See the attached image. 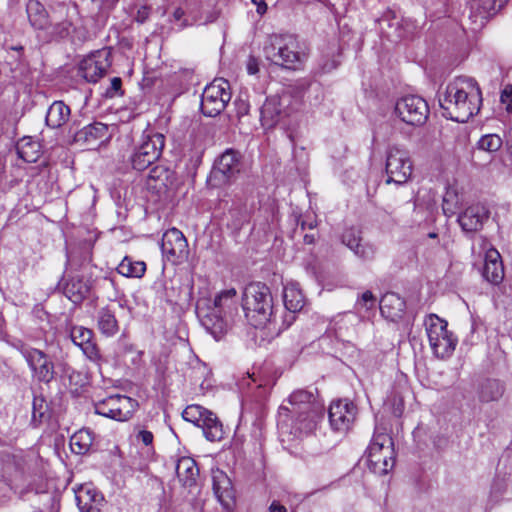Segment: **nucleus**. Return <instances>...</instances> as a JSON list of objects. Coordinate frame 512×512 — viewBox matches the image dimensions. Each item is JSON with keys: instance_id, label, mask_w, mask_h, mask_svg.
I'll return each mask as SVG.
<instances>
[{"instance_id": "13", "label": "nucleus", "mask_w": 512, "mask_h": 512, "mask_svg": "<svg viewBox=\"0 0 512 512\" xmlns=\"http://www.w3.org/2000/svg\"><path fill=\"white\" fill-rule=\"evenodd\" d=\"M26 12L31 26L40 31H46L49 38L62 37L68 32V24L52 25L45 7L37 0H30Z\"/></svg>"}, {"instance_id": "16", "label": "nucleus", "mask_w": 512, "mask_h": 512, "mask_svg": "<svg viewBox=\"0 0 512 512\" xmlns=\"http://www.w3.org/2000/svg\"><path fill=\"white\" fill-rule=\"evenodd\" d=\"M212 488L222 507L230 511L235 505V491L228 475L216 468L211 471Z\"/></svg>"}, {"instance_id": "37", "label": "nucleus", "mask_w": 512, "mask_h": 512, "mask_svg": "<svg viewBox=\"0 0 512 512\" xmlns=\"http://www.w3.org/2000/svg\"><path fill=\"white\" fill-rule=\"evenodd\" d=\"M98 326L101 332L107 336L114 335L118 330L115 316L108 310H102L99 314Z\"/></svg>"}, {"instance_id": "8", "label": "nucleus", "mask_w": 512, "mask_h": 512, "mask_svg": "<svg viewBox=\"0 0 512 512\" xmlns=\"http://www.w3.org/2000/svg\"><path fill=\"white\" fill-rule=\"evenodd\" d=\"M182 417L185 421L200 427L208 441H220L224 436L223 426L218 418L200 405L187 406L182 412Z\"/></svg>"}, {"instance_id": "17", "label": "nucleus", "mask_w": 512, "mask_h": 512, "mask_svg": "<svg viewBox=\"0 0 512 512\" xmlns=\"http://www.w3.org/2000/svg\"><path fill=\"white\" fill-rule=\"evenodd\" d=\"M356 407L347 400H338L329 407V421L331 427L339 432L347 431L353 423Z\"/></svg>"}, {"instance_id": "6", "label": "nucleus", "mask_w": 512, "mask_h": 512, "mask_svg": "<svg viewBox=\"0 0 512 512\" xmlns=\"http://www.w3.org/2000/svg\"><path fill=\"white\" fill-rule=\"evenodd\" d=\"M369 468L378 475L387 474L395 464L392 438L386 433L373 436L366 452Z\"/></svg>"}, {"instance_id": "45", "label": "nucleus", "mask_w": 512, "mask_h": 512, "mask_svg": "<svg viewBox=\"0 0 512 512\" xmlns=\"http://www.w3.org/2000/svg\"><path fill=\"white\" fill-rule=\"evenodd\" d=\"M247 72L250 75H255L259 71V61L253 56H250L246 63Z\"/></svg>"}, {"instance_id": "2", "label": "nucleus", "mask_w": 512, "mask_h": 512, "mask_svg": "<svg viewBox=\"0 0 512 512\" xmlns=\"http://www.w3.org/2000/svg\"><path fill=\"white\" fill-rule=\"evenodd\" d=\"M237 304V291L233 287L219 291L212 301L201 299L197 302V316L215 340L221 339L231 327Z\"/></svg>"}, {"instance_id": "7", "label": "nucleus", "mask_w": 512, "mask_h": 512, "mask_svg": "<svg viewBox=\"0 0 512 512\" xmlns=\"http://www.w3.org/2000/svg\"><path fill=\"white\" fill-rule=\"evenodd\" d=\"M393 114L400 122L411 127H419L427 121L429 107L420 96L404 95L396 100Z\"/></svg>"}, {"instance_id": "53", "label": "nucleus", "mask_w": 512, "mask_h": 512, "mask_svg": "<svg viewBox=\"0 0 512 512\" xmlns=\"http://www.w3.org/2000/svg\"><path fill=\"white\" fill-rule=\"evenodd\" d=\"M509 149H510V152L512 153V129L510 131Z\"/></svg>"}, {"instance_id": "31", "label": "nucleus", "mask_w": 512, "mask_h": 512, "mask_svg": "<svg viewBox=\"0 0 512 512\" xmlns=\"http://www.w3.org/2000/svg\"><path fill=\"white\" fill-rule=\"evenodd\" d=\"M69 117V107L62 101H55L47 111L46 124L51 128H59L68 121Z\"/></svg>"}, {"instance_id": "11", "label": "nucleus", "mask_w": 512, "mask_h": 512, "mask_svg": "<svg viewBox=\"0 0 512 512\" xmlns=\"http://www.w3.org/2000/svg\"><path fill=\"white\" fill-rule=\"evenodd\" d=\"M95 412L101 416L116 420L127 421L137 408L136 400L125 395H110L94 405Z\"/></svg>"}, {"instance_id": "29", "label": "nucleus", "mask_w": 512, "mask_h": 512, "mask_svg": "<svg viewBox=\"0 0 512 512\" xmlns=\"http://www.w3.org/2000/svg\"><path fill=\"white\" fill-rule=\"evenodd\" d=\"M405 309V302L395 293H386L380 300V311L390 320L401 317Z\"/></svg>"}, {"instance_id": "46", "label": "nucleus", "mask_w": 512, "mask_h": 512, "mask_svg": "<svg viewBox=\"0 0 512 512\" xmlns=\"http://www.w3.org/2000/svg\"><path fill=\"white\" fill-rule=\"evenodd\" d=\"M252 3L256 6V11L259 15H263L267 11V4L264 0H251Z\"/></svg>"}, {"instance_id": "32", "label": "nucleus", "mask_w": 512, "mask_h": 512, "mask_svg": "<svg viewBox=\"0 0 512 512\" xmlns=\"http://www.w3.org/2000/svg\"><path fill=\"white\" fill-rule=\"evenodd\" d=\"M93 440L94 436L90 430L80 429L70 437V448L75 454H86L91 449Z\"/></svg>"}, {"instance_id": "41", "label": "nucleus", "mask_w": 512, "mask_h": 512, "mask_svg": "<svg viewBox=\"0 0 512 512\" xmlns=\"http://www.w3.org/2000/svg\"><path fill=\"white\" fill-rule=\"evenodd\" d=\"M136 440L138 443H141L142 445L149 447L148 451H152V444L154 440L153 433L151 431L141 429L136 434Z\"/></svg>"}, {"instance_id": "49", "label": "nucleus", "mask_w": 512, "mask_h": 512, "mask_svg": "<svg viewBox=\"0 0 512 512\" xmlns=\"http://www.w3.org/2000/svg\"><path fill=\"white\" fill-rule=\"evenodd\" d=\"M185 15V11L182 8H176L173 12V18L175 21H180Z\"/></svg>"}, {"instance_id": "25", "label": "nucleus", "mask_w": 512, "mask_h": 512, "mask_svg": "<svg viewBox=\"0 0 512 512\" xmlns=\"http://www.w3.org/2000/svg\"><path fill=\"white\" fill-rule=\"evenodd\" d=\"M285 115L282 100L279 97L268 98L261 109V122L264 127L275 126Z\"/></svg>"}, {"instance_id": "34", "label": "nucleus", "mask_w": 512, "mask_h": 512, "mask_svg": "<svg viewBox=\"0 0 512 512\" xmlns=\"http://www.w3.org/2000/svg\"><path fill=\"white\" fill-rule=\"evenodd\" d=\"M87 283L78 277H72L65 285L64 292L73 303H78L87 295Z\"/></svg>"}, {"instance_id": "48", "label": "nucleus", "mask_w": 512, "mask_h": 512, "mask_svg": "<svg viewBox=\"0 0 512 512\" xmlns=\"http://www.w3.org/2000/svg\"><path fill=\"white\" fill-rule=\"evenodd\" d=\"M121 88V79L120 78H113L111 80V90L114 92H118Z\"/></svg>"}, {"instance_id": "30", "label": "nucleus", "mask_w": 512, "mask_h": 512, "mask_svg": "<svg viewBox=\"0 0 512 512\" xmlns=\"http://www.w3.org/2000/svg\"><path fill=\"white\" fill-rule=\"evenodd\" d=\"M176 473L183 485L191 486L195 483L198 475L196 462L190 457L180 458L176 465Z\"/></svg>"}, {"instance_id": "12", "label": "nucleus", "mask_w": 512, "mask_h": 512, "mask_svg": "<svg viewBox=\"0 0 512 512\" xmlns=\"http://www.w3.org/2000/svg\"><path fill=\"white\" fill-rule=\"evenodd\" d=\"M161 251L172 264H181L188 259L189 248L184 234L176 229L167 230L162 237Z\"/></svg>"}, {"instance_id": "33", "label": "nucleus", "mask_w": 512, "mask_h": 512, "mask_svg": "<svg viewBox=\"0 0 512 512\" xmlns=\"http://www.w3.org/2000/svg\"><path fill=\"white\" fill-rule=\"evenodd\" d=\"M17 153L24 161L34 163L41 155L40 143L31 137H24L18 142Z\"/></svg>"}, {"instance_id": "51", "label": "nucleus", "mask_w": 512, "mask_h": 512, "mask_svg": "<svg viewBox=\"0 0 512 512\" xmlns=\"http://www.w3.org/2000/svg\"><path fill=\"white\" fill-rule=\"evenodd\" d=\"M288 408L281 407L279 411V418L282 419L283 416H287Z\"/></svg>"}, {"instance_id": "5", "label": "nucleus", "mask_w": 512, "mask_h": 512, "mask_svg": "<svg viewBox=\"0 0 512 512\" xmlns=\"http://www.w3.org/2000/svg\"><path fill=\"white\" fill-rule=\"evenodd\" d=\"M424 324L433 354L442 359L449 357L454 352L458 340L448 329V322L435 314H430Z\"/></svg>"}, {"instance_id": "40", "label": "nucleus", "mask_w": 512, "mask_h": 512, "mask_svg": "<svg viewBox=\"0 0 512 512\" xmlns=\"http://www.w3.org/2000/svg\"><path fill=\"white\" fill-rule=\"evenodd\" d=\"M316 427V421L314 418L305 416L303 419L297 420V429L299 430L300 434H306Z\"/></svg>"}, {"instance_id": "35", "label": "nucleus", "mask_w": 512, "mask_h": 512, "mask_svg": "<svg viewBox=\"0 0 512 512\" xmlns=\"http://www.w3.org/2000/svg\"><path fill=\"white\" fill-rule=\"evenodd\" d=\"M462 196L456 185H448L443 195L442 209L445 215H454L461 204Z\"/></svg>"}, {"instance_id": "47", "label": "nucleus", "mask_w": 512, "mask_h": 512, "mask_svg": "<svg viewBox=\"0 0 512 512\" xmlns=\"http://www.w3.org/2000/svg\"><path fill=\"white\" fill-rule=\"evenodd\" d=\"M269 512H287V509L280 503L273 501L269 507Z\"/></svg>"}, {"instance_id": "14", "label": "nucleus", "mask_w": 512, "mask_h": 512, "mask_svg": "<svg viewBox=\"0 0 512 512\" xmlns=\"http://www.w3.org/2000/svg\"><path fill=\"white\" fill-rule=\"evenodd\" d=\"M164 142V136L160 133H154L144 138L132 156L134 169L144 170L154 163L162 153Z\"/></svg>"}, {"instance_id": "21", "label": "nucleus", "mask_w": 512, "mask_h": 512, "mask_svg": "<svg viewBox=\"0 0 512 512\" xmlns=\"http://www.w3.org/2000/svg\"><path fill=\"white\" fill-rule=\"evenodd\" d=\"M488 218V212L485 207L479 204L471 205L466 208L458 217L461 228L466 232H475L479 230L484 220Z\"/></svg>"}, {"instance_id": "3", "label": "nucleus", "mask_w": 512, "mask_h": 512, "mask_svg": "<svg viewBox=\"0 0 512 512\" xmlns=\"http://www.w3.org/2000/svg\"><path fill=\"white\" fill-rule=\"evenodd\" d=\"M481 101L477 83L471 78L458 77L447 85L440 106L446 117L464 123L479 112Z\"/></svg>"}, {"instance_id": "15", "label": "nucleus", "mask_w": 512, "mask_h": 512, "mask_svg": "<svg viewBox=\"0 0 512 512\" xmlns=\"http://www.w3.org/2000/svg\"><path fill=\"white\" fill-rule=\"evenodd\" d=\"M110 52L107 49L97 50L84 57L78 67V72L87 82L95 83L104 76L110 66Z\"/></svg>"}, {"instance_id": "22", "label": "nucleus", "mask_w": 512, "mask_h": 512, "mask_svg": "<svg viewBox=\"0 0 512 512\" xmlns=\"http://www.w3.org/2000/svg\"><path fill=\"white\" fill-rule=\"evenodd\" d=\"M108 139V127L103 123H94L82 128L76 134V140L89 149H93Z\"/></svg>"}, {"instance_id": "27", "label": "nucleus", "mask_w": 512, "mask_h": 512, "mask_svg": "<svg viewBox=\"0 0 512 512\" xmlns=\"http://www.w3.org/2000/svg\"><path fill=\"white\" fill-rule=\"evenodd\" d=\"M342 242L360 258L368 259L374 254L372 246L361 243L360 232L357 229L346 230L342 235Z\"/></svg>"}, {"instance_id": "36", "label": "nucleus", "mask_w": 512, "mask_h": 512, "mask_svg": "<svg viewBox=\"0 0 512 512\" xmlns=\"http://www.w3.org/2000/svg\"><path fill=\"white\" fill-rule=\"evenodd\" d=\"M117 271L125 277L140 278L146 271V264L143 261H133L125 257L118 265Z\"/></svg>"}, {"instance_id": "38", "label": "nucleus", "mask_w": 512, "mask_h": 512, "mask_svg": "<svg viewBox=\"0 0 512 512\" xmlns=\"http://www.w3.org/2000/svg\"><path fill=\"white\" fill-rule=\"evenodd\" d=\"M502 146V139L497 134L483 135L477 142L479 150L494 153L497 152Z\"/></svg>"}, {"instance_id": "23", "label": "nucleus", "mask_w": 512, "mask_h": 512, "mask_svg": "<svg viewBox=\"0 0 512 512\" xmlns=\"http://www.w3.org/2000/svg\"><path fill=\"white\" fill-rule=\"evenodd\" d=\"M483 276L492 284H499L504 278L501 256L495 248H489L485 253Z\"/></svg>"}, {"instance_id": "18", "label": "nucleus", "mask_w": 512, "mask_h": 512, "mask_svg": "<svg viewBox=\"0 0 512 512\" xmlns=\"http://www.w3.org/2000/svg\"><path fill=\"white\" fill-rule=\"evenodd\" d=\"M22 354L38 380L49 382L53 379L54 365L44 352L35 348H25Z\"/></svg>"}, {"instance_id": "42", "label": "nucleus", "mask_w": 512, "mask_h": 512, "mask_svg": "<svg viewBox=\"0 0 512 512\" xmlns=\"http://www.w3.org/2000/svg\"><path fill=\"white\" fill-rule=\"evenodd\" d=\"M166 172L162 167H154L149 172V180H155L157 183L153 186L154 189H161L164 186V181L162 176L165 175Z\"/></svg>"}, {"instance_id": "4", "label": "nucleus", "mask_w": 512, "mask_h": 512, "mask_svg": "<svg viewBox=\"0 0 512 512\" xmlns=\"http://www.w3.org/2000/svg\"><path fill=\"white\" fill-rule=\"evenodd\" d=\"M264 53L274 64L290 70H301L308 58L306 48L293 36H272Z\"/></svg>"}, {"instance_id": "28", "label": "nucleus", "mask_w": 512, "mask_h": 512, "mask_svg": "<svg viewBox=\"0 0 512 512\" xmlns=\"http://www.w3.org/2000/svg\"><path fill=\"white\" fill-rule=\"evenodd\" d=\"M508 0H471L470 8L475 19L485 20L495 15Z\"/></svg>"}, {"instance_id": "10", "label": "nucleus", "mask_w": 512, "mask_h": 512, "mask_svg": "<svg viewBox=\"0 0 512 512\" xmlns=\"http://www.w3.org/2000/svg\"><path fill=\"white\" fill-rule=\"evenodd\" d=\"M386 183L403 185L407 183L413 173V161L409 152L403 148L394 146L387 152L386 158Z\"/></svg>"}, {"instance_id": "50", "label": "nucleus", "mask_w": 512, "mask_h": 512, "mask_svg": "<svg viewBox=\"0 0 512 512\" xmlns=\"http://www.w3.org/2000/svg\"><path fill=\"white\" fill-rule=\"evenodd\" d=\"M198 22H199V21H198V19H196V18H194L192 22H189L187 19H184V20L182 21V23H181V25H180V26H181V27H187V26H189V25H193V24H196V23H198Z\"/></svg>"}, {"instance_id": "24", "label": "nucleus", "mask_w": 512, "mask_h": 512, "mask_svg": "<svg viewBox=\"0 0 512 512\" xmlns=\"http://www.w3.org/2000/svg\"><path fill=\"white\" fill-rule=\"evenodd\" d=\"M283 302L288 311L284 319L288 318L289 315L295 317V314L302 310L305 305V297L297 283L288 282L285 284L283 289Z\"/></svg>"}, {"instance_id": "44", "label": "nucleus", "mask_w": 512, "mask_h": 512, "mask_svg": "<svg viewBox=\"0 0 512 512\" xmlns=\"http://www.w3.org/2000/svg\"><path fill=\"white\" fill-rule=\"evenodd\" d=\"M501 102L506 105L507 110L512 108V89L506 87L501 92L500 96Z\"/></svg>"}, {"instance_id": "9", "label": "nucleus", "mask_w": 512, "mask_h": 512, "mask_svg": "<svg viewBox=\"0 0 512 512\" xmlns=\"http://www.w3.org/2000/svg\"><path fill=\"white\" fill-rule=\"evenodd\" d=\"M231 99L230 85L223 78L214 79L208 84L201 98V110L208 117L219 115Z\"/></svg>"}, {"instance_id": "52", "label": "nucleus", "mask_w": 512, "mask_h": 512, "mask_svg": "<svg viewBox=\"0 0 512 512\" xmlns=\"http://www.w3.org/2000/svg\"><path fill=\"white\" fill-rule=\"evenodd\" d=\"M304 240L308 244H311L313 241L312 237H310L309 235H305Z\"/></svg>"}, {"instance_id": "20", "label": "nucleus", "mask_w": 512, "mask_h": 512, "mask_svg": "<svg viewBox=\"0 0 512 512\" xmlns=\"http://www.w3.org/2000/svg\"><path fill=\"white\" fill-rule=\"evenodd\" d=\"M77 506L81 512H99L104 498L91 484L81 485L75 490Z\"/></svg>"}, {"instance_id": "39", "label": "nucleus", "mask_w": 512, "mask_h": 512, "mask_svg": "<svg viewBox=\"0 0 512 512\" xmlns=\"http://www.w3.org/2000/svg\"><path fill=\"white\" fill-rule=\"evenodd\" d=\"M376 298L373 296L372 292L365 291L361 294L360 298L356 303V307L358 310L369 311L376 307Z\"/></svg>"}, {"instance_id": "1", "label": "nucleus", "mask_w": 512, "mask_h": 512, "mask_svg": "<svg viewBox=\"0 0 512 512\" xmlns=\"http://www.w3.org/2000/svg\"><path fill=\"white\" fill-rule=\"evenodd\" d=\"M242 308L247 323L258 331L263 341L275 338L295 321L293 315L281 322L273 316V298L270 289L262 283H251L245 287Z\"/></svg>"}, {"instance_id": "19", "label": "nucleus", "mask_w": 512, "mask_h": 512, "mask_svg": "<svg viewBox=\"0 0 512 512\" xmlns=\"http://www.w3.org/2000/svg\"><path fill=\"white\" fill-rule=\"evenodd\" d=\"M70 337L73 343L82 350L89 360L100 365L102 357L98 348L92 342L91 330L82 326H76L71 329Z\"/></svg>"}, {"instance_id": "26", "label": "nucleus", "mask_w": 512, "mask_h": 512, "mask_svg": "<svg viewBox=\"0 0 512 512\" xmlns=\"http://www.w3.org/2000/svg\"><path fill=\"white\" fill-rule=\"evenodd\" d=\"M238 171L239 159L237 154L232 150H227L217 160L212 173L216 178L221 175L228 179Z\"/></svg>"}, {"instance_id": "43", "label": "nucleus", "mask_w": 512, "mask_h": 512, "mask_svg": "<svg viewBox=\"0 0 512 512\" xmlns=\"http://www.w3.org/2000/svg\"><path fill=\"white\" fill-rule=\"evenodd\" d=\"M310 398H311V395L305 391H295L290 395L289 402L294 405V404H297L300 402L301 403L309 402Z\"/></svg>"}]
</instances>
